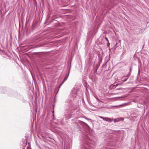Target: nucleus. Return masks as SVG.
I'll list each match as a JSON object with an SVG mask.
<instances>
[{"label":"nucleus","mask_w":149,"mask_h":149,"mask_svg":"<svg viewBox=\"0 0 149 149\" xmlns=\"http://www.w3.org/2000/svg\"><path fill=\"white\" fill-rule=\"evenodd\" d=\"M52 116H54V114H53L52 115Z\"/></svg>","instance_id":"f3484780"},{"label":"nucleus","mask_w":149,"mask_h":149,"mask_svg":"<svg viewBox=\"0 0 149 149\" xmlns=\"http://www.w3.org/2000/svg\"><path fill=\"white\" fill-rule=\"evenodd\" d=\"M109 60V59L107 61V62H108Z\"/></svg>","instance_id":"dca6fc26"},{"label":"nucleus","mask_w":149,"mask_h":149,"mask_svg":"<svg viewBox=\"0 0 149 149\" xmlns=\"http://www.w3.org/2000/svg\"><path fill=\"white\" fill-rule=\"evenodd\" d=\"M54 112V111H52V113Z\"/></svg>","instance_id":"a211bd4d"},{"label":"nucleus","mask_w":149,"mask_h":149,"mask_svg":"<svg viewBox=\"0 0 149 149\" xmlns=\"http://www.w3.org/2000/svg\"><path fill=\"white\" fill-rule=\"evenodd\" d=\"M66 103H68L69 104H70V105H71V101H70V100H67V101H66Z\"/></svg>","instance_id":"1a4fd4ad"},{"label":"nucleus","mask_w":149,"mask_h":149,"mask_svg":"<svg viewBox=\"0 0 149 149\" xmlns=\"http://www.w3.org/2000/svg\"><path fill=\"white\" fill-rule=\"evenodd\" d=\"M105 39L106 40V41L107 42L109 41L108 39V38L107 37H105Z\"/></svg>","instance_id":"f8f14e48"},{"label":"nucleus","mask_w":149,"mask_h":149,"mask_svg":"<svg viewBox=\"0 0 149 149\" xmlns=\"http://www.w3.org/2000/svg\"><path fill=\"white\" fill-rule=\"evenodd\" d=\"M104 120L111 122L112 120L108 117H105V118H104Z\"/></svg>","instance_id":"20e7f679"},{"label":"nucleus","mask_w":149,"mask_h":149,"mask_svg":"<svg viewBox=\"0 0 149 149\" xmlns=\"http://www.w3.org/2000/svg\"><path fill=\"white\" fill-rule=\"evenodd\" d=\"M95 98L97 100H99V99L97 98V97H95Z\"/></svg>","instance_id":"2eb2a0df"},{"label":"nucleus","mask_w":149,"mask_h":149,"mask_svg":"<svg viewBox=\"0 0 149 149\" xmlns=\"http://www.w3.org/2000/svg\"><path fill=\"white\" fill-rule=\"evenodd\" d=\"M110 45V43H109V42H107V46L108 47Z\"/></svg>","instance_id":"ddd939ff"},{"label":"nucleus","mask_w":149,"mask_h":149,"mask_svg":"<svg viewBox=\"0 0 149 149\" xmlns=\"http://www.w3.org/2000/svg\"><path fill=\"white\" fill-rule=\"evenodd\" d=\"M79 123L81 125H86L88 127H89V126L88 125L85 123L81 121H79Z\"/></svg>","instance_id":"423d86ee"},{"label":"nucleus","mask_w":149,"mask_h":149,"mask_svg":"<svg viewBox=\"0 0 149 149\" xmlns=\"http://www.w3.org/2000/svg\"><path fill=\"white\" fill-rule=\"evenodd\" d=\"M131 69H130V72H129L127 74V76H126V77H127L128 78V77L130 75H131V73H130V72L131 71Z\"/></svg>","instance_id":"0eeeda50"},{"label":"nucleus","mask_w":149,"mask_h":149,"mask_svg":"<svg viewBox=\"0 0 149 149\" xmlns=\"http://www.w3.org/2000/svg\"><path fill=\"white\" fill-rule=\"evenodd\" d=\"M93 146L94 147V146L91 144H90L89 145L87 143V146H86V147L87 148L88 147L89 149H93Z\"/></svg>","instance_id":"7ed1b4c3"},{"label":"nucleus","mask_w":149,"mask_h":149,"mask_svg":"<svg viewBox=\"0 0 149 149\" xmlns=\"http://www.w3.org/2000/svg\"><path fill=\"white\" fill-rule=\"evenodd\" d=\"M128 79V78L126 77V78L125 79H124V80H123V82H124L126 81H127V79Z\"/></svg>","instance_id":"9d476101"},{"label":"nucleus","mask_w":149,"mask_h":149,"mask_svg":"<svg viewBox=\"0 0 149 149\" xmlns=\"http://www.w3.org/2000/svg\"><path fill=\"white\" fill-rule=\"evenodd\" d=\"M69 73H70V71L68 72V74H66L65 75V78H64V80L63 81V82H62V84H61V85L63 84V83H64V82L65 81H66L67 80V79L68 78V76H69Z\"/></svg>","instance_id":"f03ea898"},{"label":"nucleus","mask_w":149,"mask_h":149,"mask_svg":"<svg viewBox=\"0 0 149 149\" xmlns=\"http://www.w3.org/2000/svg\"><path fill=\"white\" fill-rule=\"evenodd\" d=\"M99 117H100V118L103 119L104 120V118H105V117H103L102 116H99Z\"/></svg>","instance_id":"9b49d317"},{"label":"nucleus","mask_w":149,"mask_h":149,"mask_svg":"<svg viewBox=\"0 0 149 149\" xmlns=\"http://www.w3.org/2000/svg\"><path fill=\"white\" fill-rule=\"evenodd\" d=\"M72 117V115L71 114L69 113L68 114L65 115V118L66 119H68Z\"/></svg>","instance_id":"39448f33"},{"label":"nucleus","mask_w":149,"mask_h":149,"mask_svg":"<svg viewBox=\"0 0 149 149\" xmlns=\"http://www.w3.org/2000/svg\"><path fill=\"white\" fill-rule=\"evenodd\" d=\"M86 138V139H87V140H89V141H88V143H89L90 144V142H91V141L90 140L89 138V137H88V136Z\"/></svg>","instance_id":"6e6552de"},{"label":"nucleus","mask_w":149,"mask_h":149,"mask_svg":"<svg viewBox=\"0 0 149 149\" xmlns=\"http://www.w3.org/2000/svg\"><path fill=\"white\" fill-rule=\"evenodd\" d=\"M76 90H72L71 92V95L73 97H75L76 96Z\"/></svg>","instance_id":"f257e3e1"},{"label":"nucleus","mask_w":149,"mask_h":149,"mask_svg":"<svg viewBox=\"0 0 149 149\" xmlns=\"http://www.w3.org/2000/svg\"><path fill=\"white\" fill-rule=\"evenodd\" d=\"M140 72V70H139L138 71V75L139 74V73Z\"/></svg>","instance_id":"4468645a"}]
</instances>
